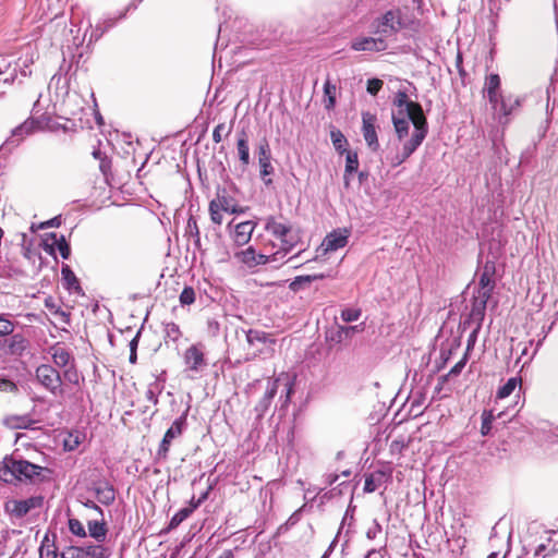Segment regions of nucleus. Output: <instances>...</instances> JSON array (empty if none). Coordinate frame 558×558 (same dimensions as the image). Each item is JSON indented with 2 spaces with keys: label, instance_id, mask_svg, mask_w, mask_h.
<instances>
[{
  "label": "nucleus",
  "instance_id": "obj_1",
  "mask_svg": "<svg viewBox=\"0 0 558 558\" xmlns=\"http://www.w3.org/2000/svg\"><path fill=\"white\" fill-rule=\"evenodd\" d=\"M391 118L399 141H403L409 135L410 122L414 126L411 137L403 143L401 153L396 156L393 163L398 166L404 162L423 143L428 126L422 106L410 100L403 90H399L395 96Z\"/></svg>",
  "mask_w": 558,
  "mask_h": 558
},
{
  "label": "nucleus",
  "instance_id": "obj_2",
  "mask_svg": "<svg viewBox=\"0 0 558 558\" xmlns=\"http://www.w3.org/2000/svg\"><path fill=\"white\" fill-rule=\"evenodd\" d=\"M294 381L295 376L289 373H280L275 379H269L264 396L254 409L257 413V417L262 418L269 410L279 387H282L279 400L282 402L283 407L288 405L294 391Z\"/></svg>",
  "mask_w": 558,
  "mask_h": 558
},
{
  "label": "nucleus",
  "instance_id": "obj_3",
  "mask_svg": "<svg viewBox=\"0 0 558 558\" xmlns=\"http://www.w3.org/2000/svg\"><path fill=\"white\" fill-rule=\"evenodd\" d=\"M265 230L280 241L276 251L278 258H286L300 242V232L291 223L279 221L276 217L269 216L265 219Z\"/></svg>",
  "mask_w": 558,
  "mask_h": 558
},
{
  "label": "nucleus",
  "instance_id": "obj_4",
  "mask_svg": "<svg viewBox=\"0 0 558 558\" xmlns=\"http://www.w3.org/2000/svg\"><path fill=\"white\" fill-rule=\"evenodd\" d=\"M401 27V12L389 10L372 23V33L387 40L388 37L397 34Z\"/></svg>",
  "mask_w": 558,
  "mask_h": 558
},
{
  "label": "nucleus",
  "instance_id": "obj_5",
  "mask_svg": "<svg viewBox=\"0 0 558 558\" xmlns=\"http://www.w3.org/2000/svg\"><path fill=\"white\" fill-rule=\"evenodd\" d=\"M239 259L248 267H255L258 265H267L270 264L274 267H278L284 264L283 258L277 257V252L270 253L267 247L264 248V252L257 253L253 246H248L244 251L238 254Z\"/></svg>",
  "mask_w": 558,
  "mask_h": 558
},
{
  "label": "nucleus",
  "instance_id": "obj_6",
  "mask_svg": "<svg viewBox=\"0 0 558 558\" xmlns=\"http://www.w3.org/2000/svg\"><path fill=\"white\" fill-rule=\"evenodd\" d=\"M183 360L186 366L185 372H187V376L190 378H194L196 374H199L207 366L204 345L202 343H197L187 348L184 352Z\"/></svg>",
  "mask_w": 558,
  "mask_h": 558
},
{
  "label": "nucleus",
  "instance_id": "obj_7",
  "mask_svg": "<svg viewBox=\"0 0 558 558\" xmlns=\"http://www.w3.org/2000/svg\"><path fill=\"white\" fill-rule=\"evenodd\" d=\"M37 380L52 395L61 393V377L51 365L43 364L36 368Z\"/></svg>",
  "mask_w": 558,
  "mask_h": 558
},
{
  "label": "nucleus",
  "instance_id": "obj_8",
  "mask_svg": "<svg viewBox=\"0 0 558 558\" xmlns=\"http://www.w3.org/2000/svg\"><path fill=\"white\" fill-rule=\"evenodd\" d=\"M257 157L260 179L265 185H270L272 183L270 175L275 169L271 165V151L266 138H263L257 146Z\"/></svg>",
  "mask_w": 558,
  "mask_h": 558
},
{
  "label": "nucleus",
  "instance_id": "obj_9",
  "mask_svg": "<svg viewBox=\"0 0 558 558\" xmlns=\"http://www.w3.org/2000/svg\"><path fill=\"white\" fill-rule=\"evenodd\" d=\"M12 470V483L15 481H26L34 480L36 476H39L41 471L44 470L40 465L31 463L26 460H17L12 457L11 462Z\"/></svg>",
  "mask_w": 558,
  "mask_h": 558
},
{
  "label": "nucleus",
  "instance_id": "obj_10",
  "mask_svg": "<svg viewBox=\"0 0 558 558\" xmlns=\"http://www.w3.org/2000/svg\"><path fill=\"white\" fill-rule=\"evenodd\" d=\"M236 338L243 336L247 342L250 349H253V354L256 355L257 352H262L259 344L274 343L269 333L257 329H235Z\"/></svg>",
  "mask_w": 558,
  "mask_h": 558
},
{
  "label": "nucleus",
  "instance_id": "obj_11",
  "mask_svg": "<svg viewBox=\"0 0 558 558\" xmlns=\"http://www.w3.org/2000/svg\"><path fill=\"white\" fill-rule=\"evenodd\" d=\"M185 417H178L172 425L167 429L157 451V456L159 459H166L171 446V442L181 436L183 432V426L185 425Z\"/></svg>",
  "mask_w": 558,
  "mask_h": 558
},
{
  "label": "nucleus",
  "instance_id": "obj_12",
  "mask_svg": "<svg viewBox=\"0 0 558 558\" xmlns=\"http://www.w3.org/2000/svg\"><path fill=\"white\" fill-rule=\"evenodd\" d=\"M351 48L355 51L380 52L388 48V44L384 38L374 35L355 38L351 44Z\"/></svg>",
  "mask_w": 558,
  "mask_h": 558
},
{
  "label": "nucleus",
  "instance_id": "obj_13",
  "mask_svg": "<svg viewBox=\"0 0 558 558\" xmlns=\"http://www.w3.org/2000/svg\"><path fill=\"white\" fill-rule=\"evenodd\" d=\"M376 121H377V119H376L375 114H373L371 112L362 113L363 136H364V140H365L367 146L374 151L379 148V143H378L377 133H376V129H375Z\"/></svg>",
  "mask_w": 558,
  "mask_h": 558
},
{
  "label": "nucleus",
  "instance_id": "obj_14",
  "mask_svg": "<svg viewBox=\"0 0 558 558\" xmlns=\"http://www.w3.org/2000/svg\"><path fill=\"white\" fill-rule=\"evenodd\" d=\"M89 492H92L96 499L105 506H110L116 499V490L107 481L93 482L89 487Z\"/></svg>",
  "mask_w": 558,
  "mask_h": 558
},
{
  "label": "nucleus",
  "instance_id": "obj_15",
  "mask_svg": "<svg viewBox=\"0 0 558 558\" xmlns=\"http://www.w3.org/2000/svg\"><path fill=\"white\" fill-rule=\"evenodd\" d=\"M40 505V499L31 497L25 500H12L7 502L5 509L17 518L26 515L32 509Z\"/></svg>",
  "mask_w": 558,
  "mask_h": 558
},
{
  "label": "nucleus",
  "instance_id": "obj_16",
  "mask_svg": "<svg viewBox=\"0 0 558 558\" xmlns=\"http://www.w3.org/2000/svg\"><path fill=\"white\" fill-rule=\"evenodd\" d=\"M221 211L238 214V209L234 207H228V197L226 196H219L217 199H213L209 204L210 219L214 223H222Z\"/></svg>",
  "mask_w": 558,
  "mask_h": 558
},
{
  "label": "nucleus",
  "instance_id": "obj_17",
  "mask_svg": "<svg viewBox=\"0 0 558 558\" xmlns=\"http://www.w3.org/2000/svg\"><path fill=\"white\" fill-rule=\"evenodd\" d=\"M488 299L489 298L487 293L483 296L477 295L475 298L469 316V320L464 322V325H466L468 323H474L476 329H481Z\"/></svg>",
  "mask_w": 558,
  "mask_h": 558
},
{
  "label": "nucleus",
  "instance_id": "obj_18",
  "mask_svg": "<svg viewBox=\"0 0 558 558\" xmlns=\"http://www.w3.org/2000/svg\"><path fill=\"white\" fill-rule=\"evenodd\" d=\"M37 126L38 122L33 119L24 121L22 124L12 130L11 137L8 138L5 144L12 146L19 145L20 142L23 141L25 136L32 134Z\"/></svg>",
  "mask_w": 558,
  "mask_h": 558
},
{
  "label": "nucleus",
  "instance_id": "obj_19",
  "mask_svg": "<svg viewBox=\"0 0 558 558\" xmlns=\"http://www.w3.org/2000/svg\"><path fill=\"white\" fill-rule=\"evenodd\" d=\"M255 227L256 223L252 220L236 223L232 234L233 241L236 243V245L247 244L252 238Z\"/></svg>",
  "mask_w": 558,
  "mask_h": 558
},
{
  "label": "nucleus",
  "instance_id": "obj_20",
  "mask_svg": "<svg viewBox=\"0 0 558 558\" xmlns=\"http://www.w3.org/2000/svg\"><path fill=\"white\" fill-rule=\"evenodd\" d=\"M348 239L349 231L347 229L333 231L325 238L323 245L326 252L337 251L347 245Z\"/></svg>",
  "mask_w": 558,
  "mask_h": 558
},
{
  "label": "nucleus",
  "instance_id": "obj_21",
  "mask_svg": "<svg viewBox=\"0 0 558 558\" xmlns=\"http://www.w3.org/2000/svg\"><path fill=\"white\" fill-rule=\"evenodd\" d=\"M82 558H109L111 549L100 543H88L80 546Z\"/></svg>",
  "mask_w": 558,
  "mask_h": 558
},
{
  "label": "nucleus",
  "instance_id": "obj_22",
  "mask_svg": "<svg viewBox=\"0 0 558 558\" xmlns=\"http://www.w3.org/2000/svg\"><path fill=\"white\" fill-rule=\"evenodd\" d=\"M36 423L31 414L8 415L3 420V424L11 429H28Z\"/></svg>",
  "mask_w": 558,
  "mask_h": 558
},
{
  "label": "nucleus",
  "instance_id": "obj_23",
  "mask_svg": "<svg viewBox=\"0 0 558 558\" xmlns=\"http://www.w3.org/2000/svg\"><path fill=\"white\" fill-rule=\"evenodd\" d=\"M495 271V266L493 264L486 263L482 275L480 276V290L478 295H485L487 293L488 298L492 295V291L494 289V279L493 275Z\"/></svg>",
  "mask_w": 558,
  "mask_h": 558
},
{
  "label": "nucleus",
  "instance_id": "obj_24",
  "mask_svg": "<svg viewBox=\"0 0 558 558\" xmlns=\"http://www.w3.org/2000/svg\"><path fill=\"white\" fill-rule=\"evenodd\" d=\"M363 330V325L355 326H338L336 330L330 331L328 339L336 343H341L342 341L351 338L353 333L360 332Z\"/></svg>",
  "mask_w": 558,
  "mask_h": 558
},
{
  "label": "nucleus",
  "instance_id": "obj_25",
  "mask_svg": "<svg viewBox=\"0 0 558 558\" xmlns=\"http://www.w3.org/2000/svg\"><path fill=\"white\" fill-rule=\"evenodd\" d=\"M236 150L239 159L242 163V166L245 168L250 165L251 158H250V145H248V137L245 131H242L238 135L236 141Z\"/></svg>",
  "mask_w": 558,
  "mask_h": 558
},
{
  "label": "nucleus",
  "instance_id": "obj_26",
  "mask_svg": "<svg viewBox=\"0 0 558 558\" xmlns=\"http://www.w3.org/2000/svg\"><path fill=\"white\" fill-rule=\"evenodd\" d=\"M87 527L89 536L93 537L97 543H101L106 539L108 529L104 520H89L87 522Z\"/></svg>",
  "mask_w": 558,
  "mask_h": 558
},
{
  "label": "nucleus",
  "instance_id": "obj_27",
  "mask_svg": "<svg viewBox=\"0 0 558 558\" xmlns=\"http://www.w3.org/2000/svg\"><path fill=\"white\" fill-rule=\"evenodd\" d=\"M7 352L11 355H22L27 347L26 339L20 335H13L9 339L5 340Z\"/></svg>",
  "mask_w": 558,
  "mask_h": 558
},
{
  "label": "nucleus",
  "instance_id": "obj_28",
  "mask_svg": "<svg viewBox=\"0 0 558 558\" xmlns=\"http://www.w3.org/2000/svg\"><path fill=\"white\" fill-rule=\"evenodd\" d=\"M50 352L54 364L59 367H66L72 361L70 351L60 344L51 347Z\"/></svg>",
  "mask_w": 558,
  "mask_h": 558
},
{
  "label": "nucleus",
  "instance_id": "obj_29",
  "mask_svg": "<svg viewBox=\"0 0 558 558\" xmlns=\"http://www.w3.org/2000/svg\"><path fill=\"white\" fill-rule=\"evenodd\" d=\"M51 240L52 242L47 244V246H49L51 251L58 250L62 258L68 259L71 254V250L64 235L58 236L56 233H51Z\"/></svg>",
  "mask_w": 558,
  "mask_h": 558
},
{
  "label": "nucleus",
  "instance_id": "obj_30",
  "mask_svg": "<svg viewBox=\"0 0 558 558\" xmlns=\"http://www.w3.org/2000/svg\"><path fill=\"white\" fill-rule=\"evenodd\" d=\"M520 106V100L517 97L508 96V97H501V102L496 111L499 117L507 118L510 116L518 107Z\"/></svg>",
  "mask_w": 558,
  "mask_h": 558
},
{
  "label": "nucleus",
  "instance_id": "obj_31",
  "mask_svg": "<svg viewBox=\"0 0 558 558\" xmlns=\"http://www.w3.org/2000/svg\"><path fill=\"white\" fill-rule=\"evenodd\" d=\"M357 168H359L357 154L354 151H347L345 170H344V178H343L345 186L349 185L350 174H352L353 172H356Z\"/></svg>",
  "mask_w": 558,
  "mask_h": 558
},
{
  "label": "nucleus",
  "instance_id": "obj_32",
  "mask_svg": "<svg viewBox=\"0 0 558 558\" xmlns=\"http://www.w3.org/2000/svg\"><path fill=\"white\" fill-rule=\"evenodd\" d=\"M384 477H385L384 472H375V473L366 475L365 483H364V492L365 493L375 492L381 485Z\"/></svg>",
  "mask_w": 558,
  "mask_h": 558
},
{
  "label": "nucleus",
  "instance_id": "obj_33",
  "mask_svg": "<svg viewBox=\"0 0 558 558\" xmlns=\"http://www.w3.org/2000/svg\"><path fill=\"white\" fill-rule=\"evenodd\" d=\"M61 275L62 280L64 281V284L69 290H80L78 280L69 265L62 266Z\"/></svg>",
  "mask_w": 558,
  "mask_h": 558
},
{
  "label": "nucleus",
  "instance_id": "obj_34",
  "mask_svg": "<svg viewBox=\"0 0 558 558\" xmlns=\"http://www.w3.org/2000/svg\"><path fill=\"white\" fill-rule=\"evenodd\" d=\"M336 92H337L336 85L331 84L330 81L327 80L324 84V96H325L324 102H325V108L327 110H330L331 108L335 107Z\"/></svg>",
  "mask_w": 558,
  "mask_h": 558
},
{
  "label": "nucleus",
  "instance_id": "obj_35",
  "mask_svg": "<svg viewBox=\"0 0 558 558\" xmlns=\"http://www.w3.org/2000/svg\"><path fill=\"white\" fill-rule=\"evenodd\" d=\"M556 551L555 545L550 544V538H547V543H541L533 548L534 558H546Z\"/></svg>",
  "mask_w": 558,
  "mask_h": 558
},
{
  "label": "nucleus",
  "instance_id": "obj_36",
  "mask_svg": "<svg viewBox=\"0 0 558 558\" xmlns=\"http://www.w3.org/2000/svg\"><path fill=\"white\" fill-rule=\"evenodd\" d=\"M330 138H331L332 145L337 151H339L340 154L347 151L345 146L348 144V141L341 131L331 130Z\"/></svg>",
  "mask_w": 558,
  "mask_h": 558
},
{
  "label": "nucleus",
  "instance_id": "obj_37",
  "mask_svg": "<svg viewBox=\"0 0 558 558\" xmlns=\"http://www.w3.org/2000/svg\"><path fill=\"white\" fill-rule=\"evenodd\" d=\"M500 90V77L498 74L486 76L483 92L485 95Z\"/></svg>",
  "mask_w": 558,
  "mask_h": 558
},
{
  "label": "nucleus",
  "instance_id": "obj_38",
  "mask_svg": "<svg viewBox=\"0 0 558 558\" xmlns=\"http://www.w3.org/2000/svg\"><path fill=\"white\" fill-rule=\"evenodd\" d=\"M519 379L517 377L509 378L505 385H502L497 391L498 399H505L509 397L518 386Z\"/></svg>",
  "mask_w": 558,
  "mask_h": 558
},
{
  "label": "nucleus",
  "instance_id": "obj_39",
  "mask_svg": "<svg viewBox=\"0 0 558 558\" xmlns=\"http://www.w3.org/2000/svg\"><path fill=\"white\" fill-rule=\"evenodd\" d=\"M12 457H5L0 461V480L5 483H12V470H11Z\"/></svg>",
  "mask_w": 558,
  "mask_h": 558
},
{
  "label": "nucleus",
  "instance_id": "obj_40",
  "mask_svg": "<svg viewBox=\"0 0 558 558\" xmlns=\"http://www.w3.org/2000/svg\"><path fill=\"white\" fill-rule=\"evenodd\" d=\"M324 278H325V275H323V274H319V275H307V276H298L291 282L290 288L293 291H298L299 288L303 283H311L312 281H315V280H318V279H324Z\"/></svg>",
  "mask_w": 558,
  "mask_h": 558
},
{
  "label": "nucleus",
  "instance_id": "obj_41",
  "mask_svg": "<svg viewBox=\"0 0 558 558\" xmlns=\"http://www.w3.org/2000/svg\"><path fill=\"white\" fill-rule=\"evenodd\" d=\"M68 525H69L70 532L73 535L78 536V537H86V535H87L86 530H85L83 523L78 519L70 518Z\"/></svg>",
  "mask_w": 558,
  "mask_h": 558
},
{
  "label": "nucleus",
  "instance_id": "obj_42",
  "mask_svg": "<svg viewBox=\"0 0 558 558\" xmlns=\"http://www.w3.org/2000/svg\"><path fill=\"white\" fill-rule=\"evenodd\" d=\"M162 386L159 385L158 380H154V383L149 384L146 390V399L150 401L153 404L158 403V393H160Z\"/></svg>",
  "mask_w": 558,
  "mask_h": 558
},
{
  "label": "nucleus",
  "instance_id": "obj_43",
  "mask_svg": "<svg viewBox=\"0 0 558 558\" xmlns=\"http://www.w3.org/2000/svg\"><path fill=\"white\" fill-rule=\"evenodd\" d=\"M14 330V324L9 319V315L0 314V337L9 336Z\"/></svg>",
  "mask_w": 558,
  "mask_h": 558
},
{
  "label": "nucleus",
  "instance_id": "obj_44",
  "mask_svg": "<svg viewBox=\"0 0 558 558\" xmlns=\"http://www.w3.org/2000/svg\"><path fill=\"white\" fill-rule=\"evenodd\" d=\"M193 512V509L183 508L179 510L170 520V527H177L181 524L185 519H187Z\"/></svg>",
  "mask_w": 558,
  "mask_h": 558
},
{
  "label": "nucleus",
  "instance_id": "obj_45",
  "mask_svg": "<svg viewBox=\"0 0 558 558\" xmlns=\"http://www.w3.org/2000/svg\"><path fill=\"white\" fill-rule=\"evenodd\" d=\"M16 74L12 73L9 77L0 80V102L7 98L8 88L14 83Z\"/></svg>",
  "mask_w": 558,
  "mask_h": 558
},
{
  "label": "nucleus",
  "instance_id": "obj_46",
  "mask_svg": "<svg viewBox=\"0 0 558 558\" xmlns=\"http://www.w3.org/2000/svg\"><path fill=\"white\" fill-rule=\"evenodd\" d=\"M195 301V291L192 287H185L180 294V303L182 305H191Z\"/></svg>",
  "mask_w": 558,
  "mask_h": 558
},
{
  "label": "nucleus",
  "instance_id": "obj_47",
  "mask_svg": "<svg viewBox=\"0 0 558 558\" xmlns=\"http://www.w3.org/2000/svg\"><path fill=\"white\" fill-rule=\"evenodd\" d=\"M232 130V126L230 125L229 128L226 126L225 123H219L215 129H214V132H213V141L215 143H220L222 141V133L225 132L226 135L230 134Z\"/></svg>",
  "mask_w": 558,
  "mask_h": 558
},
{
  "label": "nucleus",
  "instance_id": "obj_48",
  "mask_svg": "<svg viewBox=\"0 0 558 558\" xmlns=\"http://www.w3.org/2000/svg\"><path fill=\"white\" fill-rule=\"evenodd\" d=\"M361 310L357 308H345L341 312V318L345 323H352L360 318Z\"/></svg>",
  "mask_w": 558,
  "mask_h": 558
},
{
  "label": "nucleus",
  "instance_id": "obj_49",
  "mask_svg": "<svg viewBox=\"0 0 558 558\" xmlns=\"http://www.w3.org/2000/svg\"><path fill=\"white\" fill-rule=\"evenodd\" d=\"M17 386L14 381H12L9 378H0V391L2 392H9V393H16L17 392Z\"/></svg>",
  "mask_w": 558,
  "mask_h": 558
},
{
  "label": "nucleus",
  "instance_id": "obj_50",
  "mask_svg": "<svg viewBox=\"0 0 558 558\" xmlns=\"http://www.w3.org/2000/svg\"><path fill=\"white\" fill-rule=\"evenodd\" d=\"M60 558H82L80 546L65 547L60 554Z\"/></svg>",
  "mask_w": 558,
  "mask_h": 558
},
{
  "label": "nucleus",
  "instance_id": "obj_51",
  "mask_svg": "<svg viewBox=\"0 0 558 558\" xmlns=\"http://www.w3.org/2000/svg\"><path fill=\"white\" fill-rule=\"evenodd\" d=\"M383 87V81L379 78H371L367 81V93L376 96Z\"/></svg>",
  "mask_w": 558,
  "mask_h": 558
},
{
  "label": "nucleus",
  "instance_id": "obj_52",
  "mask_svg": "<svg viewBox=\"0 0 558 558\" xmlns=\"http://www.w3.org/2000/svg\"><path fill=\"white\" fill-rule=\"evenodd\" d=\"M487 98H488V101L492 106V108L497 111L499 106H500V102H501V97H504L500 93V90L498 92H495V93H490V94H487L486 95Z\"/></svg>",
  "mask_w": 558,
  "mask_h": 558
},
{
  "label": "nucleus",
  "instance_id": "obj_53",
  "mask_svg": "<svg viewBox=\"0 0 558 558\" xmlns=\"http://www.w3.org/2000/svg\"><path fill=\"white\" fill-rule=\"evenodd\" d=\"M381 525L377 522V520H374L373 524L367 529L366 536L369 539H375L381 533Z\"/></svg>",
  "mask_w": 558,
  "mask_h": 558
},
{
  "label": "nucleus",
  "instance_id": "obj_54",
  "mask_svg": "<svg viewBox=\"0 0 558 558\" xmlns=\"http://www.w3.org/2000/svg\"><path fill=\"white\" fill-rule=\"evenodd\" d=\"M492 420H493V416L490 414H486V413L483 414V421H482V426H481V433L483 435L489 434V432L492 429Z\"/></svg>",
  "mask_w": 558,
  "mask_h": 558
},
{
  "label": "nucleus",
  "instance_id": "obj_55",
  "mask_svg": "<svg viewBox=\"0 0 558 558\" xmlns=\"http://www.w3.org/2000/svg\"><path fill=\"white\" fill-rule=\"evenodd\" d=\"M478 331H480V329H476V327H474L472 332L469 335L468 343H466V352H465L466 355L474 348L476 340H477Z\"/></svg>",
  "mask_w": 558,
  "mask_h": 558
},
{
  "label": "nucleus",
  "instance_id": "obj_56",
  "mask_svg": "<svg viewBox=\"0 0 558 558\" xmlns=\"http://www.w3.org/2000/svg\"><path fill=\"white\" fill-rule=\"evenodd\" d=\"M466 354H464L463 359L459 361L449 372V375H459L466 363Z\"/></svg>",
  "mask_w": 558,
  "mask_h": 558
},
{
  "label": "nucleus",
  "instance_id": "obj_57",
  "mask_svg": "<svg viewBox=\"0 0 558 558\" xmlns=\"http://www.w3.org/2000/svg\"><path fill=\"white\" fill-rule=\"evenodd\" d=\"M405 447L403 439H395L390 445L391 452H401V450Z\"/></svg>",
  "mask_w": 558,
  "mask_h": 558
},
{
  "label": "nucleus",
  "instance_id": "obj_58",
  "mask_svg": "<svg viewBox=\"0 0 558 558\" xmlns=\"http://www.w3.org/2000/svg\"><path fill=\"white\" fill-rule=\"evenodd\" d=\"M90 26H92V24L88 22V26H87V28L85 29L84 35H83V37H82V38H81L78 35L73 36V40H72V45H73V46L78 47V46L83 45V43L85 41V38H86L87 31H88V28H89Z\"/></svg>",
  "mask_w": 558,
  "mask_h": 558
},
{
  "label": "nucleus",
  "instance_id": "obj_59",
  "mask_svg": "<svg viewBox=\"0 0 558 558\" xmlns=\"http://www.w3.org/2000/svg\"><path fill=\"white\" fill-rule=\"evenodd\" d=\"M104 32L105 29H99V27L97 26L96 29L90 33L88 45L93 41H97L102 36Z\"/></svg>",
  "mask_w": 558,
  "mask_h": 558
},
{
  "label": "nucleus",
  "instance_id": "obj_60",
  "mask_svg": "<svg viewBox=\"0 0 558 558\" xmlns=\"http://www.w3.org/2000/svg\"><path fill=\"white\" fill-rule=\"evenodd\" d=\"M83 505L86 508L97 511L101 517L104 515L102 509L98 505H96L93 500L87 499L86 501H83Z\"/></svg>",
  "mask_w": 558,
  "mask_h": 558
},
{
  "label": "nucleus",
  "instance_id": "obj_61",
  "mask_svg": "<svg viewBox=\"0 0 558 558\" xmlns=\"http://www.w3.org/2000/svg\"><path fill=\"white\" fill-rule=\"evenodd\" d=\"M140 337H141V331H137L136 335L134 336V338L129 343L130 351L137 350Z\"/></svg>",
  "mask_w": 558,
  "mask_h": 558
},
{
  "label": "nucleus",
  "instance_id": "obj_62",
  "mask_svg": "<svg viewBox=\"0 0 558 558\" xmlns=\"http://www.w3.org/2000/svg\"><path fill=\"white\" fill-rule=\"evenodd\" d=\"M64 376L71 383H77V374L76 372H72L70 368L64 372Z\"/></svg>",
  "mask_w": 558,
  "mask_h": 558
},
{
  "label": "nucleus",
  "instance_id": "obj_63",
  "mask_svg": "<svg viewBox=\"0 0 558 558\" xmlns=\"http://www.w3.org/2000/svg\"><path fill=\"white\" fill-rule=\"evenodd\" d=\"M41 558H60V555L57 553L56 549H48L46 553H41Z\"/></svg>",
  "mask_w": 558,
  "mask_h": 558
},
{
  "label": "nucleus",
  "instance_id": "obj_64",
  "mask_svg": "<svg viewBox=\"0 0 558 558\" xmlns=\"http://www.w3.org/2000/svg\"><path fill=\"white\" fill-rule=\"evenodd\" d=\"M336 542H337V537L331 542V544L329 545V547L327 548V550L325 551V554L323 555L322 558H328V556L332 553V550L335 548Z\"/></svg>",
  "mask_w": 558,
  "mask_h": 558
}]
</instances>
